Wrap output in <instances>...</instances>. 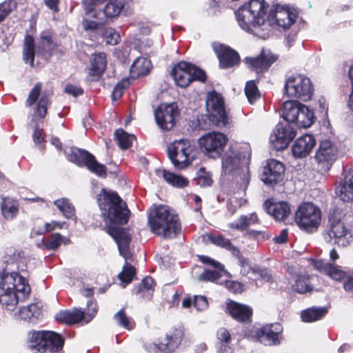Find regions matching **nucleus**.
Wrapping results in <instances>:
<instances>
[{
  "label": "nucleus",
  "instance_id": "ddd939ff",
  "mask_svg": "<svg viewBox=\"0 0 353 353\" xmlns=\"http://www.w3.org/2000/svg\"><path fill=\"white\" fill-rule=\"evenodd\" d=\"M339 152L337 144L332 141L324 139L320 141L314 157L321 171L327 172L331 169L338 159Z\"/></svg>",
  "mask_w": 353,
  "mask_h": 353
},
{
  "label": "nucleus",
  "instance_id": "6e6d98bb",
  "mask_svg": "<svg viewBox=\"0 0 353 353\" xmlns=\"http://www.w3.org/2000/svg\"><path fill=\"white\" fill-rule=\"evenodd\" d=\"M349 271H343L341 266L336 265L332 263L326 275L333 280L341 281L343 279L346 280Z\"/></svg>",
  "mask_w": 353,
  "mask_h": 353
},
{
  "label": "nucleus",
  "instance_id": "c756f323",
  "mask_svg": "<svg viewBox=\"0 0 353 353\" xmlns=\"http://www.w3.org/2000/svg\"><path fill=\"white\" fill-rule=\"evenodd\" d=\"M190 63L184 61L175 64L171 75L176 84L181 88H187L191 83Z\"/></svg>",
  "mask_w": 353,
  "mask_h": 353
},
{
  "label": "nucleus",
  "instance_id": "79ce46f5",
  "mask_svg": "<svg viewBox=\"0 0 353 353\" xmlns=\"http://www.w3.org/2000/svg\"><path fill=\"white\" fill-rule=\"evenodd\" d=\"M114 137L119 147L123 150L131 148L133 141L136 139L134 134L128 133L123 128L117 129L114 132Z\"/></svg>",
  "mask_w": 353,
  "mask_h": 353
},
{
  "label": "nucleus",
  "instance_id": "c85d7f7f",
  "mask_svg": "<svg viewBox=\"0 0 353 353\" xmlns=\"http://www.w3.org/2000/svg\"><path fill=\"white\" fill-rule=\"evenodd\" d=\"M316 145V139L312 134H305L299 137L292 147L293 155L297 158L307 157Z\"/></svg>",
  "mask_w": 353,
  "mask_h": 353
},
{
  "label": "nucleus",
  "instance_id": "8fccbe9b",
  "mask_svg": "<svg viewBox=\"0 0 353 353\" xmlns=\"http://www.w3.org/2000/svg\"><path fill=\"white\" fill-rule=\"evenodd\" d=\"M245 94L250 103L254 104L261 98V93L254 80L248 81L245 83Z\"/></svg>",
  "mask_w": 353,
  "mask_h": 353
},
{
  "label": "nucleus",
  "instance_id": "9b49d317",
  "mask_svg": "<svg viewBox=\"0 0 353 353\" xmlns=\"http://www.w3.org/2000/svg\"><path fill=\"white\" fill-rule=\"evenodd\" d=\"M329 228L323 234L325 240L327 242L334 241V244L345 247L349 244L348 236L351 235L341 221V213L338 210H334L328 215Z\"/></svg>",
  "mask_w": 353,
  "mask_h": 353
},
{
  "label": "nucleus",
  "instance_id": "423d86ee",
  "mask_svg": "<svg viewBox=\"0 0 353 353\" xmlns=\"http://www.w3.org/2000/svg\"><path fill=\"white\" fill-rule=\"evenodd\" d=\"M321 210L312 202L301 203L294 216L296 225L302 230L313 233L316 232L321 221Z\"/></svg>",
  "mask_w": 353,
  "mask_h": 353
},
{
  "label": "nucleus",
  "instance_id": "864d4df0",
  "mask_svg": "<svg viewBox=\"0 0 353 353\" xmlns=\"http://www.w3.org/2000/svg\"><path fill=\"white\" fill-rule=\"evenodd\" d=\"M136 273V268L128 262H125L122 271L118 275V278L122 283L129 284L132 282Z\"/></svg>",
  "mask_w": 353,
  "mask_h": 353
},
{
  "label": "nucleus",
  "instance_id": "a18cd8bd",
  "mask_svg": "<svg viewBox=\"0 0 353 353\" xmlns=\"http://www.w3.org/2000/svg\"><path fill=\"white\" fill-rule=\"evenodd\" d=\"M123 3L117 0L107 3L102 10L107 22H108L109 19L117 17L123 9Z\"/></svg>",
  "mask_w": 353,
  "mask_h": 353
},
{
  "label": "nucleus",
  "instance_id": "7ed1b4c3",
  "mask_svg": "<svg viewBox=\"0 0 353 353\" xmlns=\"http://www.w3.org/2000/svg\"><path fill=\"white\" fill-rule=\"evenodd\" d=\"M282 106L281 116L286 123H279L270 136V142L277 151L287 148L295 137L296 130L292 124L296 115L301 110L302 103L297 100H288Z\"/></svg>",
  "mask_w": 353,
  "mask_h": 353
},
{
  "label": "nucleus",
  "instance_id": "4468645a",
  "mask_svg": "<svg viewBox=\"0 0 353 353\" xmlns=\"http://www.w3.org/2000/svg\"><path fill=\"white\" fill-rule=\"evenodd\" d=\"M228 137L221 132H210L203 135L199 140L201 150L208 157L212 159L219 158L225 145Z\"/></svg>",
  "mask_w": 353,
  "mask_h": 353
},
{
  "label": "nucleus",
  "instance_id": "09e8293b",
  "mask_svg": "<svg viewBox=\"0 0 353 353\" xmlns=\"http://www.w3.org/2000/svg\"><path fill=\"white\" fill-rule=\"evenodd\" d=\"M113 318L119 326L128 330H132L135 327V321L126 314L124 307L117 312Z\"/></svg>",
  "mask_w": 353,
  "mask_h": 353
},
{
  "label": "nucleus",
  "instance_id": "f3484780",
  "mask_svg": "<svg viewBox=\"0 0 353 353\" xmlns=\"http://www.w3.org/2000/svg\"><path fill=\"white\" fill-rule=\"evenodd\" d=\"M284 164L274 159H269L263 167L261 180L268 186L274 187L281 183L285 177Z\"/></svg>",
  "mask_w": 353,
  "mask_h": 353
},
{
  "label": "nucleus",
  "instance_id": "2f4dec72",
  "mask_svg": "<svg viewBox=\"0 0 353 353\" xmlns=\"http://www.w3.org/2000/svg\"><path fill=\"white\" fill-rule=\"evenodd\" d=\"M85 319V311L79 308L72 310H62L56 314V321L62 324L73 325L79 323Z\"/></svg>",
  "mask_w": 353,
  "mask_h": 353
},
{
  "label": "nucleus",
  "instance_id": "0e129e2a",
  "mask_svg": "<svg viewBox=\"0 0 353 353\" xmlns=\"http://www.w3.org/2000/svg\"><path fill=\"white\" fill-rule=\"evenodd\" d=\"M98 304L94 299L89 300L87 303L86 312H85V318L86 323L90 322L97 314Z\"/></svg>",
  "mask_w": 353,
  "mask_h": 353
},
{
  "label": "nucleus",
  "instance_id": "49530a36",
  "mask_svg": "<svg viewBox=\"0 0 353 353\" xmlns=\"http://www.w3.org/2000/svg\"><path fill=\"white\" fill-rule=\"evenodd\" d=\"M208 239L212 244L223 248L231 253L237 248L229 239H227L222 234L215 235L210 233L208 234Z\"/></svg>",
  "mask_w": 353,
  "mask_h": 353
},
{
  "label": "nucleus",
  "instance_id": "dca6fc26",
  "mask_svg": "<svg viewBox=\"0 0 353 353\" xmlns=\"http://www.w3.org/2000/svg\"><path fill=\"white\" fill-rule=\"evenodd\" d=\"M180 111L176 103H161L154 112L155 121L163 131L172 130L176 125V119Z\"/></svg>",
  "mask_w": 353,
  "mask_h": 353
},
{
  "label": "nucleus",
  "instance_id": "0eeeda50",
  "mask_svg": "<svg viewBox=\"0 0 353 353\" xmlns=\"http://www.w3.org/2000/svg\"><path fill=\"white\" fill-rule=\"evenodd\" d=\"M284 89L288 97L304 101L310 100L314 94L311 80L305 75L298 73L292 74L286 79Z\"/></svg>",
  "mask_w": 353,
  "mask_h": 353
},
{
  "label": "nucleus",
  "instance_id": "4d7b16f0",
  "mask_svg": "<svg viewBox=\"0 0 353 353\" xmlns=\"http://www.w3.org/2000/svg\"><path fill=\"white\" fill-rule=\"evenodd\" d=\"M250 270L253 274H258L264 281L270 283L274 282V276L270 269L256 265L250 267Z\"/></svg>",
  "mask_w": 353,
  "mask_h": 353
},
{
  "label": "nucleus",
  "instance_id": "680f3d73",
  "mask_svg": "<svg viewBox=\"0 0 353 353\" xmlns=\"http://www.w3.org/2000/svg\"><path fill=\"white\" fill-rule=\"evenodd\" d=\"M191 83L194 81L205 83L207 80V75L204 70L190 63Z\"/></svg>",
  "mask_w": 353,
  "mask_h": 353
},
{
  "label": "nucleus",
  "instance_id": "20e7f679",
  "mask_svg": "<svg viewBox=\"0 0 353 353\" xmlns=\"http://www.w3.org/2000/svg\"><path fill=\"white\" fill-rule=\"evenodd\" d=\"M148 224L153 234L164 239H174L181 232V224L178 214L164 205L155 207L149 214Z\"/></svg>",
  "mask_w": 353,
  "mask_h": 353
},
{
  "label": "nucleus",
  "instance_id": "bf43d9fd",
  "mask_svg": "<svg viewBox=\"0 0 353 353\" xmlns=\"http://www.w3.org/2000/svg\"><path fill=\"white\" fill-rule=\"evenodd\" d=\"M130 82L127 79H123L119 82H118L112 92V98L113 100H117L120 99L124 91L129 87Z\"/></svg>",
  "mask_w": 353,
  "mask_h": 353
},
{
  "label": "nucleus",
  "instance_id": "e2e57ef3",
  "mask_svg": "<svg viewBox=\"0 0 353 353\" xmlns=\"http://www.w3.org/2000/svg\"><path fill=\"white\" fill-rule=\"evenodd\" d=\"M223 270L215 269L214 270H205L200 274V279L204 281L214 282L218 280L222 276V271Z\"/></svg>",
  "mask_w": 353,
  "mask_h": 353
},
{
  "label": "nucleus",
  "instance_id": "412c9836",
  "mask_svg": "<svg viewBox=\"0 0 353 353\" xmlns=\"http://www.w3.org/2000/svg\"><path fill=\"white\" fill-rule=\"evenodd\" d=\"M214 51L219 60L221 69H230L239 67L241 59L239 52L234 49L224 44L214 47Z\"/></svg>",
  "mask_w": 353,
  "mask_h": 353
},
{
  "label": "nucleus",
  "instance_id": "72a5a7b5",
  "mask_svg": "<svg viewBox=\"0 0 353 353\" xmlns=\"http://www.w3.org/2000/svg\"><path fill=\"white\" fill-rule=\"evenodd\" d=\"M152 68L150 61L145 57L137 58L130 68V72L134 79L145 77L149 74Z\"/></svg>",
  "mask_w": 353,
  "mask_h": 353
},
{
  "label": "nucleus",
  "instance_id": "f704fd0d",
  "mask_svg": "<svg viewBox=\"0 0 353 353\" xmlns=\"http://www.w3.org/2000/svg\"><path fill=\"white\" fill-rule=\"evenodd\" d=\"M22 54L23 61L34 68L36 54L35 43L33 36L29 34L25 35Z\"/></svg>",
  "mask_w": 353,
  "mask_h": 353
},
{
  "label": "nucleus",
  "instance_id": "5fc2aeb1",
  "mask_svg": "<svg viewBox=\"0 0 353 353\" xmlns=\"http://www.w3.org/2000/svg\"><path fill=\"white\" fill-rule=\"evenodd\" d=\"M101 30V37L107 44L114 46L119 43L120 35L115 29L103 26Z\"/></svg>",
  "mask_w": 353,
  "mask_h": 353
},
{
  "label": "nucleus",
  "instance_id": "603ef678",
  "mask_svg": "<svg viewBox=\"0 0 353 353\" xmlns=\"http://www.w3.org/2000/svg\"><path fill=\"white\" fill-rule=\"evenodd\" d=\"M1 212L6 219H12L19 212L18 205L14 201L4 200L1 204Z\"/></svg>",
  "mask_w": 353,
  "mask_h": 353
},
{
  "label": "nucleus",
  "instance_id": "338daca9",
  "mask_svg": "<svg viewBox=\"0 0 353 353\" xmlns=\"http://www.w3.org/2000/svg\"><path fill=\"white\" fill-rule=\"evenodd\" d=\"M44 131L43 129L39 128L38 125L34 127V133L32 135V139L34 143L39 145L42 150L45 149V139L43 137Z\"/></svg>",
  "mask_w": 353,
  "mask_h": 353
},
{
  "label": "nucleus",
  "instance_id": "aec40b11",
  "mask_svg": "<svg viewBox=\"0 0 353 353\" xmlns=\"http://www.w3.org/2000/svg\"><path fill=\"white\" fill-rule=\"evenodd\" d=\"M225 312L239 323L250 324L252 322L253 309L248 305L229 299L226 302Z\"/></svg>",
  "mask_w": 353,
  "mask_h": 353
},
{
  "label": "nucleus",
  "instance_id": "13d9d810",
  "mask_svg": "<svg viewBox=\"0 0 353 353\" xmlns=\"http://www.w3.org/2000/svg\"><path fill=\"white\" fill-rule=\"evenodd\" d=\"M17 6L14 0H6L0 3V23L17 8Z\"/></svg>",
  "mask_w": 353,
  "mask_h": 353
},
{
  "label": "nucleus",
  "instance_id": "4be33fe9",
  "mask_svg": "<svg viewBox=\"0 0 353 353\" xmlns=\"http://www.w3.org/2000/svg\"><path fill=\"white\" fill-rule=\"evenodd\" d=\"M296 14L280 6H276L274 10H271L267 17L270 24L275 23L284 29L290 28L296 21Z\"/></svg>",
  "mask_w": 353,
  "mask_h": 353
},
{
  "label": "nucleus",
  "instance_id": "4c0bfd02",
  "mask_svg": "<svg viewBox=\"0 0 353 353\" xmlns=\"http://www.w3.org/2000/svg\"><path fill=\"white\" fill-rule=\"evenodd\" d=\"M155 285L154 279L150 276H147L134 288L133 292L137 295L140 294L142 297H147L150 299L152 296Z\"/></svg>",
  "mask_w": 353,
  "mask_h": 353
},
{
  "label": "nucleus",
  "instance_id": "69168bd1",
  "mask_svg": "<svg viewBox=\"0 0 353 353\" xmlns=\"http://www.w3.org/2000/svg\"><path fill=\"white\" fill-rule=\"evenodd\" d=\"M245 236L256 241H265L270 239V236L266 231L247 230Z\"/></svg>",
  "mask_w": 353,
  "mask_h": 353
},
{
  "label": "nucleus",
  "instance_id": "9d476101",
  "mask_svg": "<svg viewBox=\"0 0 353 353\" xmlns=\"http://www.w3.org/2000/svg\"><path fill=\"white\" fill-rule=\"evenodd\" d=\"M205 105L210 122L217 127L226 126L228 123V117L223 96L215 90L208 92Z\"/></svg>",
  "mask_w": 353,
  "mask_h": 353
},
{
  "label": "nucleus",
  "instance_id": "052dcab7",
  "mask_svg": "<svg viewBox=\"0 0 353 353\" xmlns=\"http://www.w3.org/2000/svg\"><path fill=\"white\" fill-rule=\"evenodd\" d=\"M216 339L221 346L226 347L232 341L230 331L225 327H220L216 331Z\"/></svg>",
  "mask_w": 353,
  "mask_h": 353
},
{
  "label": "nucleus",
  "instance_id": "f8f14e48",
  "mask_svg": "<svg viewBox=\"0 0 353 353\" xmlns=\"http://www.w3.org/2000/svg\"><path fill=\"white\" fill-rule=\"evenodd\" d=\"M68 159L79 167H85L99 177L105 178L108 175L107 167L98 162L96 157L86 150L72 148Z\"/></svg>",
  "mask_w": 353,
  "mask_h": 353
},
{
  "label": "nucleus",
  "instance_id": "1a4fd4ad",
  "mask_svg": "<svg viewBox=\"0 0 353 353\" xmlns=\"http://www.w3.org/2000/svg\"><path fill=\"white\" fill-rule=\"evenodd\" d=\"M43 83L40 81L37 82L30 90L28 98L25 101L26 107L30 108L35 105L34 108V114L41 119L46 118L48 114V110L52 103V91L42 92Z\"/></svg>",
  "mask_w": 353,
  "mask_h": 353
},
{
  "label": "nucleus",
  "instance_id": "f03ea898",
  "mask_svg": "<svg viewBox=\"0 0 353 353\" xmlns=\"http://www.w3.org/2000/svg\"><path fill=\"white\" fill-rule=\"evenodd\" d=\"M31 292L28 281L17 272H0V303L8 310L13 311L19 301L26 300Z\"/></svg>",
  "mask_w": 353,
  "mask_h": 353
},
{
  "label": "nucleus",
  "instance_id": "6e6552de",
  "mask_svg": "<svg viewBox=\"0 0 353 353\" xmlns=\"http://www.w3.org/2000/svg\"><path fill=\"white\" fill-rule=\"evenodd\" d=\"M194 148L187 139H181L171 143L168 148V155L176 169L188 167L194 160Z\"/></svg>",
  "mask_w": 353,
  "mask_h": 353
},
{
  "label": "nucleus",
  "instance_id": "a211bd4d",
  "mask_svg": "<svg viewBox=\"0 0 353 353\" xmlns=\"http://www.w3.org/2000/svg\"><path fill=\"white\" fill-rule=\"evenodd\" d=\"M184 336V329L182 326L174 327L166 334L163 341L154 343L156 353H172L179 346Z\"/></svg>",
  "mask_w": 353,
  "mask_h": 353
},
{
  "label": "nucleus",
  "instance_id": "a19ab883",
  "mask_svg": "<svg viewBox=\"0 0 353 353\" xmlns=\"http://www.w3.org/2000/svg\"><path fill=\"white\" fill-rule=\"evenodd\" d=\"M312 276L307 274H299L295 280L294 288L299 294H305L311 292L314 290V286L311 282Z\"/></svg>",
  "mask_w": 353,
  "mask_h": 353
},
{
  "label": "nucleus",
  "instance_id": "5701e85b",
  "mask_svg": "<svg viewBox=\"0 0 353 353\" xmlns=\"http://www.w3.org/2000/svg\"><path fill=\"white\" fill-rule=\"evenodd\" d=\"M335 192L342 201L353 202V169L343 171L341 177L336 183Z\"/></svg>",
  "mask_w": 353,
  "mask_h": 353
},
{
  "label": "nucleus",
  "instance_id": "a878e982",
  "mask_svg": "<svg viewBox=\"0 0 353 353\" xmlns=\"http://www.w3.org/2000/svg\"><path fill=\"white\" fill-rule=\"evenodd\" d=\"M107 68V57L104 52L94 53L90 59V65L86 68L90 81H99Z\"/></svg>",
  "mask_w": 353,
  "mask_h": 353
},
{
  "label": "nucleus",
  "instance_id": "2eb2a0df",
  "mask_svg": "<svg viewBox=\"0 0 353 353\" xmlns=\"http://www.w3.org/2000/svg\"><path fill=\"white\" fill-rule=\"evenodd\" d=\"M253 337L267 346H277L283 339V325L279 323H270L252 330Z\"/></svg>",
  "mask_w": 353,
  "mask_h": 353
},
{
  "label": "nucleus",
  "instance_id": "6ab92c4d",
  "mask_svg": "<svg viewBox=\"0 0 353 353\" xmlns=\"http://www.w3.org/2000/svg\"><path fill=\"white\" fill-rule=\"evenodd\" d=\"M278 59V56L269 50L263 49L256 57H246L243 62L247 67L255 72L260 74L267 72L270 66Z\"/></svg>",
  "mask_w": 353,
  "mask_h": 353
},
{
  "label": "nucleus",
  "instance_id": "de8ad7c7",
  "mask_svg": "<svg viewBox=\"0 0 353 353\" xmlns=\"http://www.w3.org/2000/svg\"><path fill=\"white\" fill-rule=\"evenodd\" d=\"M23 253L21 251L17 250L15 249L12 248H8L6 250V266L4 269L7 270V272H9L8 270L10 269L8 268L9 265H11L12 263H15L17 265V272L19 274V272L23 271V269H20L19 263L21 262V261L23 259ZM12 272H14L12 270Z\"/></svg>",
  "mask_w": 353,
  "mask_h": 353
},
{
  "label": "nucleus",
  "instance_id": "e433bc0d",
  "mask_svg": "<svg viewBox=\"0 0 353 353\" xmlns=\"http://www.w3.org/2000/svg\"><path fill=\"white\" fill-rule=\"evenodd\" d=\"M314 114L308 107L302 104L301 110L296 115L294 123L299 128L310 127L314 121Z\"/></svg>",
  "mask_w": 353,
  "mask_h": 353
},
{
  "label": "nucleus",
  "instance_id": "b1692460",
  "mask_svg": "<svg viewBox=\"0 0 353 353\" xmlns=\"http://www.w3.org/2000/svg\"><path fill=\"white\" fill-rule=\"evenodd\" d=\"M249 163L248 159L239 150H230L222 157V168L225 173H232Z\"/></svg>",
  "mask_w": 353,
  "mask_h": 353
},
{
  "label": "nucleus",
  "instance_id": "ea45409f",
  "mask_svg": "<svg viewBox=\"0 0 353 353\" xmlns=\"http://www.w3.org/2000/svg\"><path fill=\"white\" fill-rule=\"evenodd\" d=\"M327 313V309L326 307H312L303 310L301 317L303 322L311 323L321 319Z\"/></svg>",
  "mask_w": 353,
  "mask_h": 353
},
{
  "label": "nucleus",
  "instance_id": "774afa93",
  "mask_svg": "<svg viewBox=\"0 0 353 353\" xmlns=\"http://www.w3.org/2000/svg\"><path fill=\"white\" fill-rule=\"evenodd\" d=\"M200 262H201L203 264L210 265L214 269H219V270H223L224 266L223 264L219 263V261L210 258V256H205V255H198L197 256Z\"/></svg>",
  "mask_w": 353,
  "mask_h": 353
},
{
  "label": "nucleus",
  "instance_id": "cd10ccee",
  "mask_svg": "<svg viewBox=\"0 0 353 353\" xmlns=\"http://www.w3.org/2000/svg\"><path fill=\"white\" fill-rule=\"evenodd\" d=\"M46 330H32L28 332L27 348L32 353H46Z\"/></svg>",
  "mask_w": 353,
  "mask_h": 353
},
{
  "label": "nucleus",
  "instance_id": "f257e3e1",
  "mask_svg": "<svg viewBox=\"0 0 353 353\" xmlns=\"http://www.w3.org/2000/svg\"><path fill=\"white\" fill-rule=\"evenodd\" d=\"M97 201L105 222V231L116 241L120 254L125 259H131V236L128 230L122 227L128 223L131 215L126 202L117 192L105 188L101 190Z\"/></svg>",
  "mask_w": 353,
  "mask_h": 353
},
{
  "label": "nucleus",
  "instance_id": "473e14b6",
  "mask_svg": "<svg viewBox=\"0 0 353 353\" xmlns=\"http://www.w3.org/2000/svg\"><path fill=\"white\" fill-rule=\"evenodd\" d=\"M46 353H59L65 344V339L61 334L50 330H46Z\"/></svg>",
  "mask_w": 353,
  "mask_h": 353
},
{
  "label": "nucleus",
  "instance_id": "37998d69",
  "mask_svg": "<svg viewBox=\"0 0 353 353\" xmlns=\"http://www.w3.org/2000/svg\"><path fill=\"white\" fill-rule=\"evenodd\" d=\"M54 204L65 218L68 219L76 218L75 208L68 199L62 198L57 199L54 201Z\"/></svg>",
  "mask_w": 353,
  "mask_h": 353
},
{
  "label": "nucleus",
  "instance_id": "7c9ffc66",
  "mask_svg": "<svg viewBox=\"0 0 353 353\" xmlns=\"http://www.w3.org/2000/svg\"><path fill=\"white\" fill-rule=\"evenodd\" d=\"M59 46V44L53 41L50 32H43L37 46V54L43 58L50 59L53 56L54 51Z\"/></svg>",
  "mask_w": 353,
  "mask_h": 353
},
{
  "label": "nucleus",
  "instance_id": "c03bdc74",
  "mask_svg": "<svg viewBox=\"0 0 353 353\" xmlns=\"http://www.w3.org/2000/svg\"><path fill=\"white\" fill-rule=\"evenodd\" d=\"M69 238L62 236L60 233H54L43 243V248L47 250H56L61 244L70 243Z\"/></svg>",
  "mask_w": 353,
  "mask_h": 353
},
{
  "label": "nucleus",
  "instance_id": "393cba45",
  "mask_svg": "<svg viewBox=\"0 0 353 353\" xmlns=\"http://www.w3.org/2000/svg\"><path fill=\"white\" fill-rule=\"evenodd\" d=\"M85 16L82 20V27L85 31H95L101 29L108 23L101 9L92 8L90 10L83 8Z\"/></svg>",
  "mask_w": 353,
  "mask_h": 353
},
{
  "label": "nucleus",
  "instance_id": "58836bf2",
  "mask_svg": "<svg viewBox=\"0 0 353 353\" xmlns=\"http://www.w3.org/2000/svg\"><path fill=\"white\" fill-rule=\"evenodd\" d=\"M259 221L257 214L253 212L248 215H241L236 221L230 223L229 226L232 229L243 231L247 230L250 225L257 224Z\"/></svg>",
  "mask_w": 353,
  "mask_h": 353
},
{
  "label": "nucleus",
  "instance_id": "bb28decb",
  "mask_svg": "<svg viewBox=\"0 0 353 353\" xmlns=\"http://www.w3.org/2000/svg\"><path fill=\"white\" fill-rule=\"evenodd\" d=\"M265 212L276 220L284 221L291 213L289 203L286 201H274V198H269L263 203Z\"/></svg>",
  "mask_w": 353,
  "mask_h": 353
},
{
  "label": "nucleus",
  "instance_id": "39448f33",
  "mask_svg": "<svg viewBox=\"0 0 353 353\" xmlns=\"http://www.w3.org/2000/svg\"><path fill=\"white\" fill-rule=\"evenodd\" d=\"M268 8L264 0H250L235 11L238 24L243 30L251 32L252 27L264 24Z\"/></svg>",
  "mask_w": 353,
  "mask_h": 353
},
{
  "label": "nucleus",
  "instance_id": "c9c22d12",
  "mask_svg": "<svg viewBox=\"0 0 353 353\" xmlns=\"http://www.w3.org/2000/svg\"><path fill=\"white\" fill-rule=\"evenodd\" d=\"M157 174L159 176H162L168 183L176 188H185L189 184V181L186 178L170 172L165 169L157 170Z\"/></svg>",
  "mask_w": 353,
  "mask_h": 353
},
{
  "label": "nucleus",
  "instance_id": "3c124183",
  "mask_svg": "<svg viewBox=\"0 0 353 353\" xmlns=\"http://www.w3.org/2000/svg\"><path fill=\"white\" fill-rule=\"evenodd\" d=\"M194 181L196 185L201 188L210 187L213 183L211 173L207 171L204 167L198 170Z\"/></svg>",
  "mask_w": 353,
  "mask_h": 353
}]
</instances>
